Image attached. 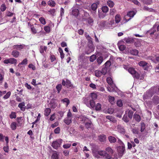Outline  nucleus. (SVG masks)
Segmentation results:
<instances>
[{
  "label": "nucleus",
  "mask_w": 159,
  "mask_h": 159,
  "mask_svg": "<svg viewBox=\"0 0 159 159\" xmlns=\"http://www.w3.org/2000/svg\"><path fill=\"white\" fill-rule=\"evenodd\" d=\"M113 153V150L110 147L107 148L105 151L101 150L98 152L99 155L107 159H112V156Z\"/></svg>",
  "instance_id": "nucleus-1"
},
{
  "label": "nucleus",
  "mask_w": 159,
  "mask_h": 159,
  "mask_svg": "<svg viewBox=\"0 0 159 159\" xmlns=\"http://www.w3.org/2000/svg\"><path fill=\"white\" fill-rule=\"evenodd\" d=\"M84 103L88 107L94 108L95 106V102L90 99V96L84 97L83 98Z\"/></svg>",
  "instance_id": "nucleus-2"
},
{
  "label": "nucleus",
  "mask_w": 159,
  "mask_h": 159,
  "mask_svg": "<svg viewBox=\"0 0 159 159\" xmlns=\"http://www.w3.org/2000/svg\"><path fill=\"white\" fill-rule=\"evenodd\" d=\"M119 143H120L121 146H119L117 148L119 156L121 157L124 153L125 149V146L123 142L119 139L118 140Z\"/></svg>",
  "instance_id": "nucleus-3"
},
{
  "label": "nucleus",
  "mask_w": 159,
  "mask_h": 159,
  "mask_svg": "<svg viewBox=\"0 0 159 159\" xmlns=\"http://www.w3.org/2000/svg\"><path fill=\"white\" fill-rule=\"evenodd\" d=\"M62 142V140L59 139L54 141L52 143L51 146L53 148L55 149H57L60 147Z\"/></svg>",
  "instance_id": "nucleus-4"
},
{
  "label": "nucleus",
  "mask_w": 159,
  "mask_h": 159,
  "mask_svg": "<svg viewBox=\"0 0 159 159\" xmlns=\"http://www.w3.org/2000/svg\"><path fill=\"white\" fill-rule=\"evenodd\" d=\"M128 72L130 73L136 79H139L140 75L138 73L136 72L134 69L133 68H129L128 69Z\"/></svg>",
  "instance_id": "nucleus-5"
},
{
  "label": "nucleus",
  "mask_w": 159,
  "mask_h": 159,
  "mask_svg": "<svg viewBox=\"0 0 159 159\" xmlns=\"http://www.w3.org/2000/svg\"><path fill=\"white\" fill-rule=\"evenodd\" d=\"M3 62L5 64H7L10 63L11 64H14L16 65L17 63V60L16 59L13 58H11L7 59H5L3 61Z\"/></svg>",
  "instance_id": "nucleus-6"
},
{
  "label": "nucleus",
  "mask_w": 159,
  "mask_h": 159,
  "mask_svg": "<svg viewBox=\"0 0 159 159\" xmlns=\"http://www.w3.org/2000/svg\"><path fill=\"white\" fill-rule=\"evenodd\" d=\"M153 95V93L151 91H148L147 92L143 95V98L144 100L149 99Z\"/></svg>",
  "instance_id": "nucleus-7"
},
{
  "label": "nucleus",
  "mask_w": 159,
  "mask_h": 159,
  "mask_svg": "<svg viewBox=\"0 0 159 159\" xmlns=\"http://www.w3.org/2000/svg\"><path fill=\"white\" fill-rule=\"evenodd\" d=\"M116 87L114 83L110 85V86L107 88L108 91L110 92L115 91L116 90Z\"/></svg>",
  "instance_id": "nucleus-8"
},
{
  "label": "nucleus",
  "mask_w": 159,
  "mask_h": 159,
  "mask_svg": "<svg viewBox=\"0 0 159 159\" xmlns=\"http://www.w3.org/2000/svg\"><path fill=\"white\" fill-rule=\"evenodd\" d=\"M72 13L73 16L77 17L79 14V11L78 9H76L75 8H72Z\"/></svg>",
  "instance_id": "nucleus-9"
},
{
  "label": "nucleus",
  "mask_w": 159,
  "mask_h": 159,
  "mask_svg": "<svg viewBox=\"0 0 159 159\" xmlns=\"http://www.w3.org/2000/svg\"><path fill=\"white\" fill-rule=\"evenodd\" d=\"M117 129L118 131L120 133L124 134L125 133V130L124 128L120 125H118L117 126Z\"/></svg>",
  "instance_id": "nucleus-10"
},
{
  "label": "nucleus",
  "mask_w": 159,
  "mask_h": 159,
  "mask_svg": "<svg viewBox=\"0 0 159 159\" xmlns=\"http://www.w3.org/2000/svg\"><path fill=\"white\" fill-rule=\"evenodd\" d=\"M148 59L151 60L153 62L156 63L157 61H159V57H148Z\"/></svg>",
  "instance_id": "nucleus-11"
},
{
  "label": "nucleus",
  "mask_w": 159,
  "mask_h": 159,
  "mask_svg": "<svg viewBox=\"0 0 159 159\" xmlns=\"http://www.w3.org/2000/svg\"><path fill=\"white\" fill-rule=\"evenodd\" d=\"M11 55L15 58H17L19 56L20 52L16 50L13 51L11 53Z\"/></svg>",
  "instance_id": "nucleus-12"
},
{
  "label": "nucleus",
  "mask_w": 159,
  "mask_h": 159,
  "mask_svg": "<svg viewBox=\"0 0 159 159\" xmlns=\"http://www.w3.org/2000/svg\"><path fill=\"white\" fill-rule=\"evenodd\" d=\"M106 136L104 134H102L98 136V139L101 142H105L106 141Z\"/></svg>",
  "instance_id": "nucleus-13"
},
{
  "label": "nucleus",
  "mask_w": 159,
  "mask_h": 159,
  "mask_svg": "<svg viewBox=\"0 0 159 159\" xmlns=\"http://www.w3.org/2000/svg\"><path fill=\"white\" fill-rule=\"evenodd\" d=\"M99 2L98 1L93 3L91 5V8L93 11L96 10L97 8L98 5L99 4Z\"/></svg>",
  "instance_id": "nucleus-14"
},
{
  "label": "nucleus",
  "mask_w": 159,
  "mask_h": 159,
  "mask_svg": "<svg viewBox=\"0 0 159 159\" xmlns=\"http://www.w3.org/2000/svg\"><path fill=\"white\" fill-rule=\"evenodd\" d=\"M18 107L23 111H24L25 110V103L24 102L20 103L18 105Z\"/></svg>",
  "instance_id": "nucleus-15"
},
{
  "label": "nucleus",
  "mask_w": 159,
  "mask_h": 159,
  "mask_svg": "<svg viewBox=\"0 0 159 159\" xmlns=\"http://www.w3.org/2000/svg\"><path fill=\"white\" fill-rule=\"evenodd\" d=\"M108 139L109 141L111 143H115L116 141V138L115 137L111 136H109Z\"/></svg>",
  "instance_id": "nucleus-16"
},
{
  "label": "nucleus",
  "mask_w": 159,
  "mask_h": 159,
  "mask_svg": "<svg viewBox=\"0 0 159 159\" xmlns=\"http://www.w3.org/2000/svg\"><path fill=\"white\" fill-rule=\"evenodd\" d=\"M24 45H16L13 46V48L21 50L24 48Z\"/></svg>",
  "instance_id": "nucleus-17"
},
{
  "label": "nucleus",
  "mask_w": 159,
  "mask_h": 159,
  "mask_svg": "<svg viewBox=\"0 0 159 159\" xmlns=\"http://www.w3.org/2000/svg\"><path fill=\"white\" fill-rule=\"evenodd\" d=\"M48 5L51 7H54L56 5L55 2L52 0H49L48 2Z\"/></svg>",
  "instance_id": "nucleus-18"
},
{
  "label": "nucleus",
  "mask_w": 159,
  "mask_h": 159,
  "mask_svg": "<svg viewBox=\"0 0 159 159\" xmlns=\"http://www.w3.org/2000/svg\"><path fill=\"white\" fill-rule=\"evenodd\" d=\"M47 49V47L45 46H41L39 48L40 52L42 54L44 52V51H46Z\"/></svg>",
  "instance_id": "nucleus-19"
},
{
  "label": "nucleus",
  "mask_w": 159,
  "mask_h": 159,
  "mask_svg": "<svg viewBox=\"0 0 159 159\" xmlns=\"http://www.w3.org/2000/svg\"><path fill=\"white\" fill-rule=\"evenodd\" d=\"M17 124L15 122H12L11 124L10 127L12 130H15L16 129L17 127Z\"/></svg>",
  "instance_id": "nucleus-20"
},
{
  "label": "nucleus",
  "mask_w": 159,
  "mask_h": 159,
  "mask_svg": "<svg viewBox=\"0 0 159 159\" xmlns=\"http://www.w3.org/2000/svg\"><path fill=\"white\" fill-rule=\"evenodd\" d=\"M64 121L65 124L69 125L71 122V118L67 117L64 119Z\"/></svg>",
  "instance_id": "nucleus-21"
},
{
  "label": "nucleus",
  "mask_w": 159,
  "mask_h": 159,
  "mask_svg": "<svg viewBox=\"0 0 159 159\" xmlns=\"http://www.w3.org/2000/svg\"><path fill=\"white\" fill-rule=\"evenodd\" d=\"M27 63V58H25L19 64L18 66H20L21 65H26Z\"/></svg>",
  "instance_id": "nucleus-22"
},
{
  "label": "nucleus",
  "mask_w": 159,
  "mask_h": 159,
  "mask_svg": "<svg viewBox=\"0 0 159 159\" xmlns=\"http://www.w3.org/2000/svg\"><path fill=\"white\" fill-rule=\"evenodd\" d=\"M103 58L102 57L100 56L99 57H98L97 59L98 64L100 65L103 61Z\"/></svg>",
  "instance_id": "nucleus-23"
},
{
  "label": "nucleus",
  "mask_w": 159,
  "mask_h": 159,
  "mask_svg": "<svg viewBox=\"0 0 159 159\" xmlns=\"http://www.w3.org/2000/svg\"><path fill=\"white\" fill-rule=\"evenodd\" d=\"M97 95L96 93H91L90 98H91V100H93L94 101L97 98Z\"/></svg>",
  "instance_id": "nucleus-24"
},
{
  "label": "nucleus",
  "mask_w": 159,
  "mask_h": 159,
  "mask_svg": "<svg viewBox=\"0 0 159 159\" xmlns=\"http://www.w3.org/2000/svg\"><path fill=\"white\" fill-rule=\"evenodd\" d=\"M130 53L134 55H137L139 53L138 51L136 49H133L130 51Z\"/></svg>",
  "instance_id": "nucleus-25"
},
{
  "label": "nucleus",
  "mask_w": 159,
  "mask_h": 159,
  "mask_svg": "<svg viewBox=\"0 0 159 159\" xmlns=\"http://www.w3.org/2000/svg\"><path fill=\"white\" fill-rule=\"evenodd\" d=\"M109 101L112 104H113L115 103V98L113 97L109 96Z\"/></svg>",
  "instance_id": "nucleus-26"
},
{
  "label": "nucleus",
  "mask_w": 159,
  "mask_h": 159,
  "mask_svg": "<svg viewBox=\"0 0 159 159\" xmlns=\"http://www.w3.org/2000/svg\"><path fill=\"white\" fill-rule=\"evenodd\" d=\"M51 110L49 108H47L45 109L44 115L46 116H48L50 113Z\"/></svg>",
  "instance_id": "nucleus-27"
},
{
  "label": "nucleus",
  "mask_w": 159,
  "mask_h": 159,
  "mask_svg": "<svg viewBox=\"0 0 159 159\" xmlns=\"http://www.w3.org/2000/svg\"><path fill=\"white\" fill-rule=\"evenodd\" d=\"M135 14V13L134 11H130L127 13V16L130 17H133Z\"/></svg>",
  "instance_id": "nucleus-28"
},
{
  "label": "nucleus",
  "mask_w": 159,
  "mask_h": 159,
  "mask_svg": "<svg viewBox=\"0 0 159 159\" xmlns=\"http://www.w3.org/2000/svg\"><path fill=\"white\" fill-rule=\"evenodd\" d=\"M124 41L127 43H130L133 42V40L130 38H125Z\"/></svg>",
  "instance_id": "nucleus-29"
},
{
  "label": "nucleus",
  "mask_w": 159,
  "mask_h": 159,
  "mask_svg": "<svg viewBox=\"0 0 159 159\" xmlns=\"http://www.w3.org/2000/svg\"><path fill=\"white\" fill-rule=\"evenodd\" d=\"M95 76L97 77H99L102 75H103L101 71L100 70H96L95 71Z\"/></svg>",
  "instance_id": "nucleus-30"
},
{
  "label": "nucleus",
  "mask_w": 159,
  "mask_h": 159,
  "mask_svg": "<svg viewBox=\"0 0 159 159\" xmlns=\"http://www.w3.org/2000/svg\"><path fill=\"white\" fill-rule=\"evenodd\" d=\"M106 118L107 119H109L110 121H112L113 122H115L116 121L115 119L112 116H106Z\"/></svg>",
  "instance_id": "nucleus-31"
},
{
  "label": "nucleus",
  "mask_w": 159,
  "mask_h": 159,
  "mask_svg": "<svg viewBox=\"0 0 159 159\" xmlns=\"http://www.w3.org/2000/svg\"><path fill=\"white\" fill-rule=\"evenodd\" d=\"M115 22L116 23H118L120 22V16L119 15H117L116 16L115 18Z\"/></svg>",
  "instance_id": "nucleus-32"
},
{
  "label": "nucleus",
  "mask_w": 159,
  "mask_h": 159,
  "mask_svg": "<svg viewBox=\"0 0 159 159\" xmlns=\"http://www.w3.org/2000/svg\"><path fill=\"white\" fill-rule=\"evenodd\" d=\"M138 64L140 66H145L147 65L148 63L145 61H141L138 63Z\"/></svg>",
  "instance_id": "nucleus-33"
},
{
  "label": "nucleus",
  "mask_w": 159,
  "mask_h": 159,
  "mask_svg": "<svg viewBox=\"0 0 159 159\" xmlns=\"http://www.w3.org/2000/svg\"><path fill=\"white\" fill-rule=\"evenodd\" d=\"M134 118L137 121L139 122L140 120V117L138 115L134 114Z\"/></svg>",
  "instance_id": "nucleus-34"
},
{
  "label": "nucleus",
  "mask_w": 159,
  "mask_h": 159,
  "mask_svg": "<svg viewBox=\"0 0 159 159\" xmlns=\"http://www.w3.org/2000/svg\"><path fill=\"white\" fill-rule=\"evenodd\" d=\"M61 101L63 103H66V106L67 107L70 103V100L67 98H64L61 100Z\"/></svg>",
  "instance_id": "nucleus-35"
},
{
  "label": "nucleus",
  "mask_w": 159,
  "mask_h": 159,
  "mask_svg": "<svg viewBox=\"0 0 159 159\" xmlns=\"http://www.w3.org/2000/svg\"><path fill=\"white\" fill-rule=\"evenodd\" d=\"M52 159H58V155L56 152L52 154Z\"/></svg>",
  "instance_id": "nucleus-36"
},
{
  "label": "nucleus",
  "mask_w": 159,
  "mask_h": 159,
  "mask_svg": "<svg viewBox=\"0 0 159 159\" xmlns=\"http://www.w3.org/2000/svg\"><path fill=\"white\" fill-rule=\"evenodd\" d=\"M95 109L96 111L100 110L101 109V105L99 103H97L95 105Z\"/></svg>",
  "instance_id": "nucleus-37"
},
{
  "label": "nucleus",
  "mask_w": 159,
  "mask_h": 159,
  "mask_svg": "<svg viewBox=\"0 0 159 159\" xmlns=\"http://www.w3.org/2000/svg\"><path fill=\"white\" fill-rule=\"evenodd\" d=\"M107 4L109 7H112L114 6V4L112 1L109 0L107 2Z\"/></svg>",
  "instance_id": "nucleus-38"
},
{
  "label": "nucleus",
  "mask_w": 159,
  "mask_h": 159,
  "mask_svg": "<svg viewBox=\"0 0 159 159\" xmlns=\"http://www.w3.org/2000/svg\"><path fill=\"white\" fill-rule=\"evenodd\" d=\"M96 59V56L94 54H93L90 57V61L91 62L94 61Z\"/></svg>",
  "instance_id": "nucleus-39"
},
{
  "label": "nucleus",
  "mask_w": 159,
  "mask_h": 159,
  "mask_svg": "<svg viewBox=\"0 0 159 159\" xmlns=\"http://www.w3.org/2000/svg\"><path fill=\"white\" fill-rule=\"evenodd\" d=\"M62 86L61 84H58L57 85L56 87L58 92V93H59L61 89Z\"/></svg>",
  "instance_id": "nucleus-40"
},
{
  "label": "nucleus",
  "mask_w": 159,
  "mask_h": 159,
  "mask_svg": "<svg viewBox=\"0 0 159 159\" xmlns=\"http://www.w3.org/2000/svg\"><path fill=\"white\" fill-rule=\"evenodd\" d=\"M107 81L109 84L110 85L113 83L112 79L111 77H107Z\"/></svg>",
  "instance_id": "nucleus-41"
},
{
  "label": "nucleus",
  "mask_w": 159,
  "mask_h": 159,
  "mask_svg": "<svg viewBox=\"0 0 159 159\" xmlns=\"http://www.w3.org/2000/svg\"><path fill=\"white\" fill-rule=\"evenodd\" d=\"M102 11L103 12L106 13L108 11V8L107 6H104L102 7Z\"/></svg>",
  "instance_id": "nucleus-42"
},
{
  "label": "nucleus",
  "mask_w": 159,
  "mask_h": 159,
  "mask_svg": "<svg viewBox=\"0 0 159 159\" xmlns=\"http://www.w3.org/2000/svg\"><path fill=\"white\" fill-rule=\"evenodd\" d=\"M102 74L103 75H105L107 71V68L106 67H104L103 68H102L101 70Z\"/></svg>",
  "instance_id": "nucleus-43"
},
{
  "label": "nucleus",
  "mask_w": 159,
  "mask_h": 159,
  "mask_svg": "<svg viewBox=\"0 0 159 159\" xmlns=\"http://www.w3.org/2000/svg\"><path fill=\"white\" fill-rule=\"evenodd\" d=\"M122 119L124 121L126 122H128L129 121V120L127 117V114H125L124 115L122 118Z\"/></svg>",
  "instance_id": "nucleus-44"
},
{
  "label": "nucleus",
  "mask_w": 159,
  "mask_h": 159,
  "mask_svg": "<svg viewBox=\"0 0 159 159\" xmlns=\"http://www.w3.org/2000/svg\"><path fill=\"white\" fill-rule=\"evenodd\" d=\"M11 94V93L10 92H8L3 97V98L5 99H7L10 96Z\"/></svg>",
  "instance_id": "nucleus-45"
},
{
  "label": "nucleus",
  "mask_w": 159,
  "mask_h": 159,
  "mask_svg": "<svg viewBox=\"0 0 159 159\" xmlns=\"http://www.w3.org/2000/svg\"><path fill=\"white\" fill-rule=\"evenodd\" d=\"M6 8V5L5 4H2L1 6L0 9L1 11H5Z\"/></svg>",
  "instance_id": "nucleus-46"
},
{
  "label": "nucleus",
  "mask_w": 159,
  "mask_h": 159,
  "mask_svg": "<svg viewBox=\"0 0 159 159\" xmlns=\"http://www.w3.org/2000/svg\"><path fill=\"white\" fill-rule=\"evenodd\" d=\"M38 30L39 29L37 30H36L34 27L33 26V25L32 26V27H31V30L33 34H35L37 33V31H38Z\"/></svg>",
  "instance_id": "nucleus-47"
},
{
  "label": "nucleus",
  "mask_w": 159,
  "mask_h": 159,
  "mask_svg": "<svg viewBox=\"0 0 159 159\" xmlns=\"http://www.w3.org/2000/svg\"><path fill=\"white\" fill-rule=\"evenodd\" d=\"M39 20L40 22L43 25H45L46 24V22L45 19L43 17H41L39 18Z\"/></svg>",
  "instance_id": "nucleus-48"
},
{
  "label": "nucleus",
  "mask_w": 159,
  "mask_h": 159,
  "mask_svg": "<svg viewBox=\"0 0 159 159\" xmlns=\"http://www.w3.org/2000/svg\"><path fill=\"white\" fill-rule=\"evenodd\" d=\"M16 113L14 112H12L10 115V117L11 119L15 118H16Z\"/></svg>",
  "instance_id": "nucleus-49"
},
{
  "label": "nucleus",
  "mask_w": 159,
  "mask_h": 159,
  "mask_svg": "<svg viewBox=\"0 0 159 159\" xmlns=\"http://www.w3.org/2000/svg\"><path fill=\"white\" fill-rule=\"evenodd\" d=\"M105 66V67L107 68L110 67L111 65V62L109 61H107L104 65Z\"/></svg>",
  "instance_id": "nucleus-50"
},
{
  "label": "nucleus",
  "mask_w": 159,
  "mask_h": 159,
  "mask_svg": "<svg viewBox=\"0 0 159 159\" xmlns=\"http://www.w3.org/2000/svg\"><path fill=\"white\" fill-rule=\"evenodd\" d=\"M132 131L134 134H138L139 132V129L136 128L133 129Z\"/></svg>",
  "instance_id": "nucleus-51"
},
{
  "label": "nucleus",
  "mask_w": 159,
  "mask_h": 159,
  "mask_svg": "<svg viewBox=\"0 0 159 159\" xmlns=\"http://www.w3.org/2000/svg\"><path fill=\"white\" fill-rule=\"evenodd\" d=\"M145 125L144 123H142L141 124V127L140 131L141 132H143L145 129Z\"/></svg>",
  "instance_id": "nucleus-52"
},
{
  "label": "nucleus",
  "mask_w": 159,
  "mask_h": 159,
  "mask_svg": "<svg viewBox=\"0 0 159 159\" xmlns=\"http://www.w3.org/2000/svg\"><path fill=\"white\" fill-rule=\"evenodd\" d=\"M156 31V30L153 29H151L150 30H149L148 31L147 33H149L150 34L152 35Z\"/></svg>",
  "instance_id": "nucleus-53"
},
{
  "label": "nucleus",
  "mask_w": 159,
  "mask_h": 159,
  "mask_svg": "<svg viewBox=\"0 0 159 159\" xmlns=\"http://www.w3.org/2000/svg\"><path fill=\"white\" fill-rule=\"evenodd\" d=\"M87 21L89 24L91 25H92L93 22V20L91 18H89L88 19Z\"/></svg>",
  "instance_id": "nucleus-54"
},
{
  "label": "nucleus",
  "mask_w": 159,
  "mask_h": 159,
  "mask_svg": "<svg viewBox=\"0 0 159 159\" xmlns=\"http://www.w3.org/2000/svg\"><path fill=\"white\" fill-rule=\"evenodd\" d=\"M44 30L47 33H49L50 30V28L49 26H45L44 27Z\"/></svg>",
  "instance_id": "nucleus-55"
},
{
  "label": "nucleus",
  "mask_w": 159,
  "mask_h": 159,
  "mask_svg": "<svg viewBox=\"0 0 159 159\" xmlns=\"http://www.w3.org/2000/svg\"><path fill=\"white\" fill-rule=\"evenodd\" d=\"M117 104L119 107H121L123 105L122 102L121 100H119L117 102Z\"/></svg>",
  "instance_id": "nucleus-56"
},
{
  "label": "nucleus",
  "mask_w": 159,
  "mask_h": 159,
  "mask_svg": "<svg viewBox=\"0 0 159 159\" xmlns=\"http://www.w3.org/2000/svg\"><path fill=\"white\" fill-rule=\"evenodd\" d=\"M89 16L87 12H84V16H83V17L82 18V20L83 21H85L87 20V18L86 17H85V16L87 17Z\"/></svg>",
  "instance_id": "nucleus-57"
},
{
  "label": "nucleus",
  "mask_w": 159,
  "mask_h": 159,
  "mask_svg": "<svg viewBox=\"0 0 159 159\" xmlns=\"http://www.w3.org/2000/svg\"><path fill=\"white\" fill-rule=\"evenodd\" d=\"M119 48L120 50L123 51L125 48V46L124 45H121L119 46Z\"/></svg>",
  "instance_id": "nucleus-58"
},
{
  "label": "nucleus",
  "mask_w": 159,
  "mask_h": 159,
  "mask_svg": "<svg viewBox=\"0 0 159 159\" xmlns=\"http://www.w3.org/2000/svg\"><path fill=\"white\" fill-rule=\"evenodd\" d=\"M133 114V112L132 111H129L128 117L130 119H131L132 117Z\"/></svg>",
  "instance_id": "nucleus-59"
},
{
  "label": "nucleus",
  "mask_w": 159,
  "mask_h": 159,
  "mask_svg": "<svg viewBox=\"0 0 159 159\" xmlns=\"http://www.w3.org/2000/svg\"><path fill=\"white\" fill-rule=\"evenodd\" d=\"M131 1L133 2L134 4L139 6L140 5V4L139 2L137 0H132Z\"/></svg>",
  "instance_id": "nucleus-60"
},
{
  "label": "nucleus",
  "mask_w": 159,
  "mask_h": 159,
  "mask_svg": "<svg viewBox=\"0 0 159 159\" xmlns=\"http://www.w3.org/2000/svg\"><path fill=\"white\" fill-rule=\"evenodd\" d=\"M71 146V144H64L63 145V147L64 148L67 149L70 147Z\"/></svg>",
  "instance_id": "nucleus-61"
},
{
  "label": "nucleus",
  "mask_w": 159,
  "mask_h": 159,
  "mask_svg": "<svg viewBox=\"0 0 159 159\" xmlns=\"http://www.w3.org/2000/svg\"><path fill=\"white\" fill-rule=\"evenodd\" d=\"M72 114L70 110H69L67 114V117L72 119Z\"/></svg>",
  "instance_id": "nucleus-62"
},
{
  "label": "nucleus",
  "mask_w": 159,
  "mask_h": 159,
  "mask_svg": "<svg viewBox=\"0 0 159 159\" xmlns=\"http://www.w3.org/2000/svg\"><path fill=\"white\" fill-rule=\"evenodd\" d=\"M50 59L52 62H53L56 60V57L54 55H51Z\"/></svg>",
  "instance_id": "nucleus-63"
},
{
  "label": "nucleus",
  "mask_w": 159,
  "mask_h": 159,
  "mask_svg": "<svg viewBox=\"0 0 159 159\" xmlns=\"http://www.w3.org/2000/svg\"><path fill=\"white\" fill-rule=\"evenodd\" d=\"M60 129L59 127H58L56 128L54 130V133L55 134H59L60 133Z\"/></svg>",
  "instance_id": "nucleus-64"
}]
</instances>
